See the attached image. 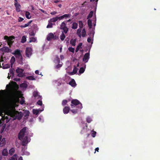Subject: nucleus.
<instances>
[{
	"instance_id": "9b49d317",
	"label": "nucleus",
	"mask_w": 160,
	"mask_h": 160,
	"mask_svg": "<svg viewBox=\"0 0 160 160\" xmlns=\"http://www.w3.org/2000/svg\"><path fill=\"white\" fill-rule=\"evenodd\" d=\"M14 5L16 8V10L17 12H19L20 11L21 6L19 3H14Z\"/></svg>"
},
{
	"instance_id": "f704fd0d",
	"label": "nucleus",
	"mask_w": 160,
	"mask_h": 160,
	"mask_svg": "<svg viewBox=\"0 0 160 160\" xmlns=\"http://www.w3.org/2000/svg\"><path fill=\"white\" fill-rule=\"evenodd\" d=\"M85 70V69H84L83 68H81L79 70V72L80 74H82L84 72Z\"/></svg>"
},
{
	"instance_id": "49530a36",
	"label": "nucleus",
	"mask_w": 160,
	"mask_h": 160,
	"mask_svg": "<svg viewBox=\"0 0 160 160\" xmlns=\"http://www.w3.org/2000/svg\"><path fill=\"white\" fill-rule=\"evenodd\" d=\"M10 67V65L9 64H6L5 66H3V68H8Z\"/></svg>"
},
{
	"instance_id": "4d7b16f0",
	"label": "nucleus",
	"mask_w": 160,
	"mask_h": 160,
	"mask_svg": "<svg viewBox=\"0 0 160 160\" xmlns=\"http://www.w3.org/2000/svg\"><path fill=\"white\" fill-rule=\"evenodd\" d=\"M13 80L16 81H19L20 80V78H14Z\"/></svg>"
},
{
	"instance_id": "8fccbe9b",
	"label": "nucleus",
	"mask_w": 160,
	"mask_h": 160,
	"mask_svg": "<svg viewBox=\"0 0 160 160\" xmlns=\"http://www.w3.org/2000/svg\"><path fill=\"white\" fill-rule=\"evenodd\" d=\"M9 72L10 74L12 76L14 75V72L12 69H10Z\"/></svg>"
},
{
	"instance_id": "774afa93",
	"label": "nucleus",
	"mask_w": 160,
	"mask_h": 160,
	"mask_svg": "<svg viewBox=\"0 0 160 160\" xmlns=\"http://www.w3.org/2000/svg\"><path fill=\"white\" fill-rule=\"evenodd\" d=\"M18 160H23L22 157L21 156L18 159Z\"/></svg>"
},
{
	"instance_id": "9d476101",
	"label": "nucleus",
	"mask_w": 160,
	"mask_h": 160,
	"mask_svg": "<svg viewBox=\"0 0 160 160\" xmlns=\"http://www.w3.org/2000/svg\"><path fill=\"white\" fill-rule=\"evenodd\" d=\"M78 70V68L74 66V68L73 70V71L71 72H69L68 74L70 75H72L75 74H76L77 72V70Z\"/></svg>"
},
{
	"instance_id": "680f3d73",
	"label": "nucleus",
	"mask_w": 160,
	"mask_h": 160,
	"mask_svg": "<svg viewBox=\"0 0 160 160\" xmlns=\"http://www.w3.org/2000/svg\"><path fill=\"white\" fill-rule=\"evenodd\" d=\"M99 150V148H95V151L94 152V153H95L96 152V151H97V152H98V150Z\"/></svg>"
},
{
	"instance_id": "2f4dec72",
	"label": "nucleus",
	"mask_w": 160,
	"mask_h": 160,
	"mask_svg": "<svg viewBox=\"0 0 160 160\" xmlns=\"http://www.w3.org/2000/svg\"><path fill=\"white\" fill-rule=\"evenodd\" d=\"M30 40L29 42H35L36 41V38L34 37H31L30 38Z\"/></svg>"
},
{
	"instance_id": "dca6fc26",
	"label": "nucleus",
	"mask_w": 160,
	"mask_h": 160,
	"mask_svg": "<svg viewBox=\"0 0 160 160\" xmlns=\"http://www.w3.org/2000/svg\"><path fill=\"white\" fill-rule=\"evenodd\" d=\"M82 43L81 42L79 43L78 45L77 46V47L76 48L75 50V52H78L79 49L80 48H82Z\"/></svg>"
},
{
	"instance_id": "5fc2aeb1",
	"label": "nucleus",
	"mask_w": 160,
	"mask_h": 160,
	"mask_svg": "<svg viewBox=\"0 0 160 160\" xmlns=\"http://www.w3.org/2000/svg\"><path fill=\"white\" fill-rule=\"evenodd\" d=\"M57 18L58 20V19H59V20H62V19H63L62 15L61 16L59 17H57Z\"/></svg>"
},
{
	"instance_id": "6e6552de",
	"label": "nucleus",
	"mask_w": 160,
	"mask_h": 160,
	"mask_svg": "<svg viewBox=\"0 0 160 160\" xmlns=\"http://www.w3.org/2000/svg\"><path fill=\"white\" fill-rule=\"evenodd\" d=\"M89 52V51L88 52L85 53L83 56L82 60L85 62H87L90 58Z\"/></svg>"
},
{
	"instance_id": "4be33fe9",
	"label": "nucleus",
	"mask_w": 160,
	"mask_h": 160,
	"mask_svg": "<svg viewBox=\"0 0 160 160\" xmlns=\"http://www.w3.org/2000/svg\"><path fill=\"white\" fill-rule=\"evenodd\" d=\"M78 26V24L76 22H74L72 23V28L73 29H76L77 28Z\"/></svg>"
},
{
	"instance_id": "bb28decb",
	"label": "nucleus",
	"mask_w": 160,
	"mask_h": 160,
	"mask_svg": "<svg viewBox=\"0 0 160 160\" xmlns=\"http://www.w3.org/2000/svg\"><path fill=\"white\" fill-rule=\"evenodd\" d=\"M58 20L57 17L55 18H53L50 19L49 20L51 22H56Z\"/></svg>"
},
{
	"instance_id": "423d86ee",
	"label": "nucleus",
	"mask_w": 160,
	"mask_h": 160,
	"mask_svg": "<svg viewBox=\"0 0 160 160\" xmlns=\"http://www.w3.org/2000/svg\"><path fill=\"white\" fill-rule=\"evenodd\" d=\"M26 55L27 57H30L32 53V49L31 48H27L25 51Z\"/></svg>"
},
{
	"instance_id": "0e129e2a",
	"label": "nucleus",
	"mask_w": 160,
	"mask_h": 160,
	"mask_svg": "<svg viewBox=\"0 0 160 160\" xmlns=\"http://www.w3.org/2000/svg\"><path fill=\"white\" fill-rule=\"evenodd\" d=\"M30 35L32 36H34L35 35V34L33 32H32L31 33Z\"/></svg>"
},
{
	"instance_id": "72a5a7b5",
	"label": "nucleus",
	"mask_w": 160,
	"mask_h": 160,
	"mask_svg": "<svg viewBox=\"0 0 160 160\" xmlns=\"http://www.w3.org/2000/svg\"><path fill=\"white\" fill-rule=\"evenodd\" d=\"M30 112L28 111H26L24 112V115L25 117H26L29 115Z\"/></svg>"
},
{
	"instance_id": "de8ad7c7",
	"label": "nucleus",
	"mask_w": 160,
	"mask_h": 160,
	"mask_svg": "<svg viewBox=\"0 0 160 160\" xmlns=\"http://www.w3.org/2000/svg\"><path fill=\"white\" fill-rule=\"evenodd\" d=\"M37 103L38 105H39L40 106H41L42 104V101L40 100H38L37 102Z\"/></svg>"
},
{
	"instance_id": "58836bf2",
	"label": "nucleus",
	"mask_w": 160,
	"mask_h": 160,
	"mask_svg": "<svg viewBox=\"0 0 160 160\" xmlns=\"http://www.w3.org/2000/svg\"><path fill=\"white\" fill-rule=\"evenodd\" d=\"M82 37H84L86 34V30L85 29H83L82 31Z\"/></svg>"
},
{
	"instance_id": "864d4df0",
	"label": "nucleus",
	"mask_w": 160,
	"mask_h": 160,
	"mask_svg": "<svg viewBox=\"0 0 160 160\" xmlns=\"http://www.w3.org/2000/svg\"><path fill=\"white\" fill-rule=\"evenodd\" d=\"M92 40V38L91 37H89L87 39V41L88 42H91V41Z\"/></svg>"
},
{
	"instance_id": "c85d7f7f",
	"label": "nucleus",
	"mask_w": 160,
	"mask_h": 160,
	"mask_svg": "<svg viewBox=\"0 0 160 160\" xmlns=\"http://www.w3.org/2000/svg\"><path fill=\"white\" fill-rule=\"evenodd\" d=\"M55 62L57 63H59L60 62V59L58 57V56H56L55 59Z\"/></svg>"
},
{
	"instance_id": "e2e57ef3",
	"label": "nucleus",
	"mask_w": 160,
	"mask_h": 160,
	"mask_svg": "<svg viewBox=\"0 0 160 160\" xmlns=\"http://www.w3.org/2000/svg\"><path fill=\"white\" fill-rule=\"evenodd\" d=\"M35 73L36 74H39V71L38 70H37L35 71Z\"/></svg>"
},
{
	"instance_id": "393cba45",
	"label": "nucleus",
	"mask_w": 160,
	"mask_h": 160,
	"mask_svg": "<svg viewBox=\"0 0 160 160\" xmlns=\"http://www.w3.org/2000/svg\"><path fill=\"white\" fill-rule=\"evenodd\" d=\"M65 36L64 35L63 32H62V33L60 37V39L62 41H63L65 38Z\"/></svg>"
},
{
	"instance_id": "f03ea898",
	"label": "nucleus",
	"mask_w": 160,
	"mask_h": 160,
	"mask_svg": "<svg viewBox=\"0 0 160 160\" xmlns=\"http://www.w3.org/2000/svg\"><path fill=\"white\" fill-rule=\"evenodd\" d=\"M13 54L16 57V58L19 60L20 63H22L23 58L21 54L20 51L18 49H17L14 51Z\"/></svg>"
},
{
	"instance_id": "20e7f679",
	"label": "nucleus",
	"mask_w": 160,
	"mask_h": 160,
	"mask_svg": "<svg viewBox=\"0 0 160 160\" xmlns=\"http://www.w3.org/2000/svg\"><path fill=\"white\" fill-rule=\"evenodd\" d=\"M12 117L14 118V119H17L18 120H20L23 117V113L21 112L18 111H15L12 113Z\"/></svg>"
},
{
	"instance_id": "f3484780",
	"label": "nucleus",
	"mask_w": 160,
	"mask_h": 160,
	"mask_svg": "<svg viewBox=\"0 0 160 160\" xmlns=\"http://www.w3.org/2000/svg\"><path fill=\"white\" fill-rule=\"evenodd\" d=\"M76 39H72L70 41V44L73 46H75L76 45Z\"/></svg>"
},
{
	"instance_id": "c03bdc74",
	"label": "nucleus",
	"mask_w": 160,
	"mask_h": 160,
	"mask_svg": "<svg viewBox=\"0 0 160 160\" xmlns=\"http://www.w3.org/2000/svg\"><path fill=\"white\" fill-rule=\"evenodd\" d=\"M92 121V120L90 118L88 117L87 118V122L88 123H89L91 122Z\"/></svg>"
},
{
	"instance_id": "603ef678",
	"label": "nucleus",
	"mask_w": 160,
	"mask_h": 160,
	"mask_svg": "<svg viewBox=\"0 0 160 160\" xmlns=\"http://www.w3.org/2000/svg\"><path fill=\"white\" fill-rule=\"evenodd\" d=\"M96 132L95 131H93L92 133V136L93 137H94L95 136Z\"/></svg>"
},
{
	"instance_id": "a18cd8bd",
	"label": "nucleus",
	"mask_w": 160,
	"mask_h": 160,
	"mask_svg": "<svg viewBox=\"0 0 160 160\" xmlns=\"http://www.w3.org/2000/svg\"><path fill=\"white\" fill-rule=\"evenodd\" d=\"M71 111L74 114H76L77 112V109H72L71 110Z\"/></svg>"
},
{
	"instance_id": "4c0bfd02",
	"label": "nucleus",
	"mask_w": 160,
	"mask_h": 160,
	"mask_svg": "<svg viewBox=\"0 0 160 160\" xmlns=\"http://www.w3.org/2000/svg\"><path fill=\"white\" fill-rule=\"evenodd\" d=\"M68 50L70 52L72 53H74L75 49L74 48H72V47H70L68 48Z\"/></svg>"
},
{
	"instance_id": "b1692460",
	"label": "nucleus",
	"mask_w": 160,
	"mask_h": 160,
	"mask_svg": "<svg viewBox=\"0 0 160 160\" xmlns=\"http://www.w3.org/2000/svg\"><path fill=\"white\" fill-rule=\"evenodd\" d=\"M15 61V58L14 56H12L11 57V58L10 60V62L11 63V67H12V65L13 64V63H14Z\"/></svg>"
},
{
	"instance_id": "2eb2a0df",
	"label": "nucleus",
	"mask_w": 160,
	"mask_h": 160,
	"mask_svg": "<svg viewBox=\"0 0 160 160\" xmlns=\"http://www.w3.org/2000/svg\"><path fill=\"white\" fill-rule=\"evenodd\" d=\"M67 27L66 26V23H65V22H63L60 25V29L61 30H62V29H63L64 28Z\"/></svg>"
},
{
	"instance_id": "aec40b11",
	"label": "nucleus",
	"mask_w": 160,
	"mask_h": 160,
	"mask_svg": "<svg viewBox=\"0 0 160 160\" xmlns=\"http://www.w3.org/2000/svg\"><path fill=\"white\" fill-rule=\"evenodd\" d=\"M8 152L6 149H4L2 151V154L3 156H6L8 154Z\"/></svg>"
},
{
	"instance_id": "c9c22d12",
	"label": "nucleus",
	"mask_w": 160,
	"mask_h": 160,
	"mask_svg": "<svg viewBox=\"0 0 160 160\" xmlns=\"http://www.w3.org/2000/svg\"><path fill=\"white\" fill-rule=\"evenodd\" d=\"M9 160H17V155L16 154L14 155Z\"/></svg>"
},
{
	"instance_id": "a878e982",
	"label": "nucleus",
	"mask_w": 160,
	"mask_h": 160,
	"mask_svg": "<svg viewBox=\"0 0 160 160\" xmlns=\"http://www.w3.org/2000/svg\"><path fill=\"white\" fill-rule=\"evenodd\" d=\"M48 24L47 26V28H52V22H50V21L49 20L48 21Z\"/></svg>"
},
{
	"instance_id": "69168bd1",
	"label": "nucleus",
	"mask_w": 160,
	"mask_h": 160,
	"mask_svg": "<svg viewBox=\"0 0 160 160\" xmlns=\"http://www.w3.org/2000/svg\"><path fill=\"white\" fill-rule=\"evenodd\" d=\"M59 2V1L58 0H55L54 1V2L55 3H58V2Z\"/></svg>"
},
{
	"instance_id": "0eeeda50",
	"label": "nucleus",
	"mask_w": 160,
	"mask_h": 160,
	"mask_svg": "<svg viewBox=\"0 0 160 160\" xmlns=\"http://www.w3.org/2000/svg\"><path fill=\"white\" fill-rule=\"evenodd\" d=\"M23 70L18 68L16 70V72L18 74V76L20 77H22L23 76Z\"/></svg>"
},
{
	"instance_id": "412c9836",
	"label": "nucleus",
	"mask_w": 160,
	"mask_h": 160,
	"mask_svg": "<svg viewBox=\"0 0 160 160\" xmlns=\"http://www.w3.org/2000/svg\"><path fill=\"white\" fill-rule=\"evenodd\" d=\"M93 11H91L87 16V19H89V18H91L93 16Z\"/></svg>"
},
{
	"instance_id": "7c9ffc66",
	"label": "nucleus",
	"mask_w": 160,
	"mask_h": 160,
	"mask_svg": "<svg viewBox=\"0 0 160 160\" xmlns=\"http://www.w3.org/2000/svg\"><path fill=\"white\" fill-rule=\"evenodd\" d=\"M32 112L33 114L35 115H37L39 114V111L37 109H33Z\"/></svg>"
},
{
	"instance_id": "f257e3e1",
	"label": "nucleus",
	"mask_w": 160,
	"mask_h": 160,
	"mask_svg": "<svg viewBox=\"0 0 160 160\" xmlns=\"http://www.w3.org/2000/svg\"><path fill=\"white\" fill-rule=\"evenodd\" d=\"M27 128L24 127L20 131L18 135V138L19 140L22 141V146H25L28 142V138L27 136H25L27 135L26 133Z\"/></svg>"
},
{
	"instance_id": "338daca9",
	"label": "nucleus",
	"mask_w": 160,
	"mask_h": 160,
	"mask_svg": "<svg viewBox=\"0 0 160 160\" xmlns=\"http://www.w3.org/2000/svg\"><path fill=\"white\" fill-rule=\"evenodd\" d=\"M32 22V20H31L30 21H29L28 23V25H29Z\"/></svg>"
},
{
	"instance_id": "cd10ccee",
	"label": "nucleus",
	"mask_w": 160,
	"mask_h": 160,
	"mask_svg": "<svg viewBox=\"0 0 160 160\" xmlns=\"http://www.w3.org/2000/svg\"><path fill=\"white\" fill-rule=\"evenodd\" d=\"M63 18H65L67 19L68 18H70L71 17V15L70 14H65L62 15Z\"/></svg>"
},
{
	"instance_id": "a211bd4d",
	"label": "nucleus",
	"mask_w": 160,
	"mask_h": 160,
	"mask_svg": "<svg viewBox=\"0 0 160 160\" xmlns=\"http://www.w3.org/2000/svg\"><path fill=\"white\" fill-rule=\"evenodd\" d=\"M88 24L90 29L92 28V21L91 20L89 19L88 20Z\"/></svg>"
},
{
	"instance_id": "ddd939ff",
	"label": "nucleus",
	"mask_w": 160,
	"mask_h": 160,
	"mask_svg": "<svg viewBox=\"0 0 160 160\" xmlns=\"http://www.w3.org/2000/svg\"><path fill=\"white\" fill-rule=\"evenodd\" d=\"M69 84L73 87H74L76 86V83L75 80L72 79L69 82Z\"/></svg>"
},
{
	"instance_id": "13d9d810",
	"label": "nucleus",
	"mask_w": 160,
	"mask_h": 160,
	"mask_svg": "<svg viewBox=\"0 0 160 160\" xmlns=\"http://www.w3.org/2000/svg\"><path fill=\"white\" fill-rule=\"evenodd\" d=\"M5 139L4 138H3L2 141H1V142H3L2 143V144H4L5 143Z\"/></svg>"
},
{
	"instance_id": "09e8293b",
	"label": "nucleus",
	"mask_w": 160,
	"mask_h": 160,
	"mask_svg": "<svg viewBox=\"0 0 160 160\" xmlns=\"http://www.w3.org/2000/svg\"><path fill=\"white\" fill-rule=\"evenodd\" d=\"M62 66V64H59V63H58V64L56 65V68H61Z\"/></svg>"
},
{
	"instance_id": "6e6d98bb",
	"label": "nucleus",
	"mask_w": 160,
	"mask_h": 160,
	"mask_svg": "<svg viewBox=\"0 0 160 160\" xmlns=\"http://www.w3.org/2000/svg\"><path fill=\"white\" fill-rule=\"evenodd\" d=\"M57 13V12H56L53 11V12H51V14L52 15H54L56 14Z\"/></svg>"
},
{
	"instance_id": "6ab92c4d",
	"label": "nucleus",
	"mask_w": 160,
	"mask_h": 160,
	"mask_svg": "<svg viewBox=\"0 0 160 160\" xmlns=\"http://www.w3.org/2000/svg\"><path fill=\"white\" fill-rule=\"evenodd\" d=\"M25 16L26 18L28 19H29L31 18V16L30 15V13L28 11L26 12Z\"/></svg>"
},
{
	"instance_id": "1a4fd4ad",
	"label": "nucleus",
	"mask_w": 160,
	"mask_h": 160,
	"mask_svg": "<svg viewBox=\"0 0 160 160\" xmlns=\"http://www.w3.org/2000/svg\"><path fill=\"white\" fill-rule=\"evenodd\" d=\"M1 51L4 52H11V50L7 47H4L0 49Z\"/></svg>"
},
{
	"instance_id": "bf43d9fd",
	"label": "nucleus",
	"mask_w": 160,
	"mask_h": 160,
	"mask_svg": "<svg viewBox=\"0 0 160 160\" xmlns=\"http://www.w3.org/2000/svg\"><path fill=\"white\" fill-rule=\"evenodd\" d=\"M95 1V2H96V5H97V4L98 2V0H90V1L91 2L94 1Z\"/></svg>"
},
{
	"instance_id": "39448f33",
	"label": "nucleus",
	"mask_w": 160,
	"mask_h": 160,
	"mask_svg": "<svg viewBox=\"0 0 160 160\" xmlns=\"http://www.w3.org/2000/svg\"><path fill=\"white\" fill-rule=\"evenodd\" d=\"M4 39L7 40L8 44L9 46V47L10 48L13 42V40L15 38L14 36H11L8 37L6 35L4 37Z\"/></svg>"
},
{
	"instance_id": "ea45409f",
	"label": "nucleus",
	"mask_w": 160,
	"mask_h": 160,
	"mask_svg": "<svg viewBox=\"0 0 160 160\" xmlns=\"http://www.w3.org/2000/svg\"><path fill=\"white\" fill-rule=\"evenodd\" d=\"M79 27L80 28H82L83 27V24L82 22L81 21H79Z\"/></svg>"
},
{
	"instance_id": "7ed1b4c3",
	"label": "nucleus",
	"mask_w": 160,
	"mask_h": 160,
	"mask_svg": "<svg viewBox=\"0 0 160 160\" xmlns=\"http://www.w3.org/2000/svg\"><path fill=\"white\" fill-rule=\"evenodd\" d=\"M71 102L72 104L71 106L72 108L74 107V105H78L77 107L80 109L82 108V104L77 99H72L71 101Z\"/></svg>"
},
{
	"instance_id": "a19ab883",
	"label": "nucleus",
	"mask_w": 160,
	"mask_h": 160,
	"mask_svg": "<svg viewBox=\"0 0 160 160\" xmlns=\"http://www.w3.org/2000/svg\"><path fill=\"white\" fill-rule=\"evenodd\" d=\"M68 102V101L66 100H64L62 101V105L63 106L65 105Z\"/></svg>"
},
{
	"instance_id": "c756f323",
	"label": "nucleus",
	"mask_w": 160,
	"mask_h": 160,
	"mask_svg": "<svg viewBox=\"0 0 160 160\" xmlns=\"http://www.w3.org/2000/svg\"><path fill=\"white\" fill-rule=\"evenodd\" d=\"M26 41V38L25 36H23L22 37L21 42L22 43H24Z\"/></svg>"
},
{
	"instance_id": "3c124183",
	"label": "nucleus",
	"mask_w": 160,
	"mask_h": 160,
	"mask_svg": "<svg viewBox=\"0 0 160 160\" xmlns=\"http://www.w3.org/2000/svg\"><path fill=\"white\" fill-rule=\"evenodd\" d=\"M24 19L23 18L21 17H19L18 19V21L19 22H20L22 21Z\"/></svg>"
},
{
	"instance_id": "e433bc0d",
	"label": "nucleus",
	"mask_w": 160,
	"mask_h": 160,
	"mask_svg": "<svg viewBox=\"0 0 160 160\" xmlns=\"http://www.w3.org/2000/svg\"><path fill=\"white\" fill-rule=\"evenodd\" d=\"M26 78L30 80H34L35 79V78L32 76L27 77Z\"/></svg>"
},
{
	"instance_id": "f8f14e48",
	"label": "nucleus",
	"mask_w": 160,
	"mask_h": 160,
	"mask_svg": "<svg viewBox=\"0 0 160 160\" xmlns=\"http://www.w3.org/2000/svg\"><path fill=\"white\" fill-rule=\"evenodd\" d=\"M54 37V34L52 33H49L47 36V39L48 41H50Z\"/></svg>"
},
{
	"instance_id": "5701e85b",
	"label": "nucleus",
	"mask_w": 160,
	"mask_h": 160,
	"mask_svg": "<svg viewBox=\"0 0 160 160\" xmlns=\"http://www.w3.org/2000/svg\"><path fill=\"white\" fill-rule=\"evenodd\" d=\"M15 149L14 148H11L9 150V154L10 155H12L15 152Z\"/></svg>"
},
{
	"instance_id": "473e14b6",
	"label": "nucleus",
	"mask_w": 160,
	"mask_h": 160,
	"mask_svg": "<svg viewBox=\"0 0 160 160\" xmlns=\"http://www.w3.org/2000/svg\"><path fill=\"white\" fill-rule=\"evenodd\" d=\"M68 27L65 28L63 29H62L63 31L62 32H63L64 33L66 34L68 31Z\"/></svg>"
},
{
	"instance_id": "79ce46f5",
	"label": "nucleus",
	"mask_w": 160,
	"mask_h": 160,
	"mask_svg": "<svg viewBox=\"0 0 160 160\" xmlns=\"http://www.w3.org/2000/svg\"><path fill=\"white\" fill-rule=\"evenodd\" d=\"M38 92L37 91H35L33 92V96L36 98L38 96Z\"/></svg>"
},
{
	"instance_id": "052dcab7",
	"label": "nucleus",
	"mask_w": 160,
	"mask_h": 160,
	"mask_svg": "<svg viewBox=\"0 0 160 160\" xmlns=\"http://www.w3.org/2000/svg\"><path fill=\"white\" fill-rule=\"evenodd\" d=\"M3 61V58L2 56H1V59H0V62H2Z\"/></svg>"
},
{
	"instance_id": "37998d69",
	"label": "nucleus",
	"mask_w": 160,
	"mask_h": 160,
	"mask_svg": "<svg viewBox=\"0 0 160 160\" xmlns=\"http://www.w3.org/2000/svg\"><path fill=\"white\" fill-rule=\"evenodd\" d=\"M24 102L25 101L24 100V98L23 97H22L21 98V100L20 101V103L22 105L23 104Z\"/></svg>"
},
{
	"instance_id": "4468645a",
	"label": "nucleus",
	"mask_w": 160,
	"mask_h": 160,
	"mask_svg": "<svg viewBox=\"0 0 160 160\" xmlns=\"http://www.w3.org/2000/svg\"><path fill=\"white\" fill-rule=\"evenodd\" d=\"M70 110V108L69 107L66 106L63 109V113L66 114L68 113Z\"/></svg>"
}]
</instances>
